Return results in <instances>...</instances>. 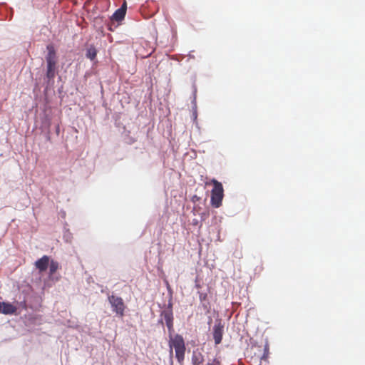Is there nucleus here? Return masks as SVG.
<instances>
[{
	"mask_svg": "<svg viewBox=\"0 0 365 365\" xmlns=\"http://www.w3.org/2000/svg\"><path fill=\"white\" fill-rule=\"evenodd\" d=\"M169 347L170 355H173V349H174L175 352V357L178 361L180 364H182L185 359V354L186 350L183 337L178 334L173 336L171 333H170Z\"/></svg>",
	"mask_w": 365,
	"mask_h": 365,
	"instance_id": "f257e3e1",
	"label": "nucleus"
},
{
	"mask_svg": "<svg viewBox=\"0 0 365 365\" xmlns=\"http://www.w3.org/2000/svg\"><path fill=\"white\" fill-rule=\"evenodd\" d=\"M48 54L46 57L47 64L46 76L51 80L55 77L56 66V53L53 46H47Z\"/></svg>",
	"mask_w": 365,
	"mask_h": 365,
	"instance_id": "f03ea898",
	"label": "nucleus"
},
{
	"mask_svg": "<svg viewBox=\"0 0 365 365\" xmlns=\"http://www.w3.org/2000/svg\"><path fill=\"white\" fill-rule=\"evenodd\" d=\"M213 185V188L211 191V204L214 207H219L222 205V201L224 196V190L221 182L215 179L211 180Z\"/></svg>",
	"mask_w": 365,
	"mask_h": 365,
	"instance_id": "7ed1b4c3",
	"label": "nucleus"
},
{
	"mask_svg": "<svg viewBox=\"0 0 365 365\" xmlns=\"http://www.w3.org/2000/svg\"><path fill=\"white\" fill-rule=\"evenodd\" d=\"M108 301L113 308V311L115 312L117 315L123 317L125 309V305L123 299L120 297L112 294L108 297Z\"/></svg>",
	"mask_w": 365,
	"mask_h": 365,
	"instance_id": "20e7f679",
	"label": "nucleus"
},
{
	"mask_svg": "<svg viewBox=\"0 0 365 365\" xmlns=\"http://www.w3.org/2000/svg\"><path fill=\"white\" fill-rule=\"evenodd\" d=\"M162 317L165 321L166 326L170 333L173 331V314L171 309H168L162 312Z\"/></svg>",
	"mask_w": 365,
	"mask_h": 365,
	"instance_id": "39448f33",
	"label": "nucleus"
},
{
	"mask_svg": "<svg viewBox=\"0 0 365 365\" xmlns=\"http://www.w3.org/2000/svg\"><path fill=\"white\" fill-rule=\"evenodd\" d=\"M224 332V327L220 322L213 327V339L216 345L221 343Z\"/></svg>",
	"mask_w": 365,
	"mask_h": 365,
	"instance_id": "423d86ee",
	"label": "nucleus"
},
{
	"mask_svg": "<svg viewBox=\"0 0 365 365\" xmlns=\"http://www.w3.org/2000/svg\"><path fill=\"white\" fill-rule=\"evenodd\" d=\"M50 262V258L47 255H43L41 258L35 262L36 267L40 272H44L47 269Z\"/></svg>",
	"mask_w": 365,
	"mask_h": 365,
	"instance_id": "0eeeda50",
	"label": "nucleus"
},
{
	"mask_svg": "<svg viewBox=\"0 0 365 365\" xmlns=\"http://www.w3.org/2000/svg\"><path fill=\"white\" fill-rule=\"evenodd\" d=\"M126 2H124L122 4V6L114 12L111 17V19L116 21H122L125 18L126 14Z\"/></svg>",
	"mask_w": 365,
	"mask_h": 365,
	"instance_id": "6e6552de",
	"label": "nucleus"
},
{
	"mask_svg": "<svg viewBox=\"0 0 365 365\" xmlns=\"http://www.w3.org/2000/svg\"><path fill=\"white\" fill-rule=\"evenodd\" d=\"M16 307L9 302H0V313L4 314H13L16 312Z\"/></svg>",
	"mask_w": 365,
	"mask_h": 365,
	"instance_id": "1a4fd4ad",
	"label": "nucleus"
},
{
	"mask_svg": "<svg viewBox=\"0 0 365 365\" xmlns=\"http://www.w3.org/2000/svg\"><path fill=\"white\" fill-rule=\"evenodd\" d=\"M204 356L200 352L194 351L192 356V365H202Z\"/></svg>",
	"mask_w": 365,
	"mask_h": 365,
	"instance_id": "9d476101",
	"label": "nucleus"
},
{
	"mask_svg": "<svg viewBox=\"0 0 365 365\" xmlns=\"http://www.w3.org/2000/svg\"><path fill=\"white\" fill-rule=\"evenodd\" d=\"M96 56L97 49L93 45H90L86 49V58H89L91 61H93L96 58Z\"/></svg>",
	"mask_w": 365,
	"mask_h": 365,
	"instance_id": "9b49d317",
	"label": "nucleus"
},
{
	"mask_svg": "<svg viewBox=\"0 0 365 365\" xmlns=\"http://www.w3.org/2000/svg\"><path fill=\"white\" fill-rule=\"evenodd\" d=\"M49 273L50 275H53L59 268V264L58 262L51 260L49 262Z\"/></svg>",
	"mask_w": 365,
	"mask_h": 365,
	"instance_id": "f8f14e48",
	"label": "nucleus"
},
{
	"mask_svg": "<svg viewBox=\"0 0 365 365\" xmlns=\"http://www.w3.org/2000/svg\"><path fill=\"white\" fill-rule=\"evenodd\" d=\"M199 299L200 301L203 303L204 302L207 301V294L203 293V292H199Z\"/></svg>",
	"mask_w": 365,
	"mask_h": 365,
	"instance_id": "ddd939ff",
	"label": "nucleus"
},
{
	"mask_svg": "<svg viewBox=\"0 0 365 365\" xmlns=\"http://www.w3.org/2000/svg\"><path fill=\"white\" fill-rule=\"evenodd\" d=\"M268 350L267 348L264 349V354L263 356L262 357V359H266L267 357Z\"/></svg>",
	"mask_w": 365,
	"mask_h": 365,
	"instance_id": "4468645a",
	"label": "nucleus"
},
{
	"mask_svg": "<svg viewBox=\"0 0 365 365\" xmlns=\"http://www.w3.org/2000/svg\"><path fill=\"white\" fill-rule=\"evenodd\" d=\"M214 362H215L214 364L208 363V364H207V365H220V363L218 361L215 360Z\"/></svg>",
	"mask_w": 365,
	"mask_h": 365,
	"instance_id": "2eb2a0df",
	"label": "nucleus"
},
{
	"mask_svg": "<svg viewBox=\"0 0 365 365\" xmlns=\"http://www.w3.org/2000/svg\"><path fill=\"white\" fill-rule=\"evenodd\" d=\"M196 287H197V288H200V286L199 284H196Z\"/></svg>",
	"mask_w": 365,
	"mask_h": 365,
	"instance_id": "dca6fc26",
	"label": "nucleus"
}]
</instances>
